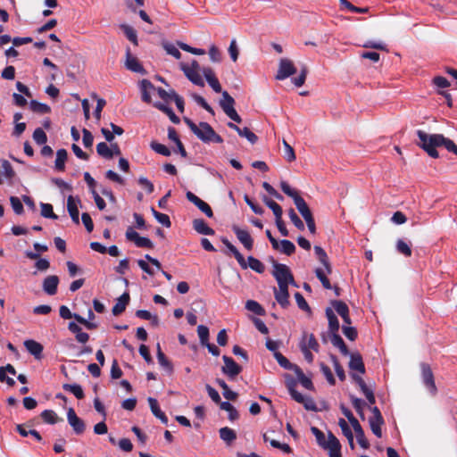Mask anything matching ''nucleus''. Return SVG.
<instances>
[{
	"instance_id": "f257e3e1",
	"label": "nucleus",
	"mask_w": 457,
	"mask_h": 457,
	"mask_svg": "<svg viewBox=\"0 0 457 457\" xmlns=\"http://www.w3.org/2000/svg\"><path fill=\"white\" fill-rule=\"evenodd\" d=\"M417 136L420 139L418 145L422 148L430 157L438 158L436 147L444 146L449 152L457 155V145L454 142L442 134H428L423 130H418Z\"/></svg>"
},
{
	"instance_id": "f03ea898",
	"label": "nucleus",
	"mask_w": 457,
	"mask_h": 457,
	"mask_svg": "<svg viewBox=\"0 0 457 457\" xmlns=\"http://www.w3.org/2000/svg\"><path fill=\"white\" fill-rule=\"evenodd\" d=\"M184 121L190 130L203 142H214L218 144L223 142L222 137L214 131L209 123L202 121L197 126L192 120L187 117H184Z\"/></svg>"
},
{
	"instance_id": "7ed1b4c3",
	"label": "nucleus",
	"mask_w": 457,
	"mask_h": 457,
	"mask_svg": "<svg viewBox=\"0 0 457 457\" xmlns=\"http://www.w3.org/2000/svg\"><path fill=\"white\" fill-rule=\"evenodd\" d=\"M221 242L229 250V252L233 253L242 269H246L249 266L253 270L258 273H262L264 271L265 268L261 261L253 256H249L247 258L248 263H246L242 253L226 237H221Z\"/></svg>"
},
{
	"instance_id": "20e7f679",
	"label": "nucleus",
	"mask_w": 457,
	"mask_h": 457,
	"mask_svg": "<svg viewBox=\"0 0 457 457\" xmlns=\"http://www.w3.org/2000/svg\"><path fill=\"white\" fill-rule=\"evenodd\" d=\"M281 190L294 200L295 205L304 220L313 217L305 200L299 195L298 191L293 189L287 181L280 182Z\"/></svg>"
},
{
	"instance_id": "39448f33",
	"label": "nucleus",
	"mask_w": 457,
	"mask_h": 457,
	"mask_svg": "<svg viewBox=\"0 0 457 457\" xmlns=\"http://www.w3.org/2000/svg\"><path fill=\"white\" fill-rule=\"evenodd\" d=\"M273 268L274 270L272 274L275 277L278 287H288L289 284L295 286L294 277L286 264L274 262Z\"/></svg>"
},
{
	"instance_id": "423d86ee",
	"label": "nucleus",
	"mask_w": 457,
	"mask_h": 457,
	"mask_svg": "<svg viewBox=\"0 0 457 457\" xmlns=\"http://www.w3.org/2000/svg\"><path fill=\"white\" fill-rule=\"evenodd\" d=\"M222 98L220 100V106L223 110V112L226 113V115L230 118L232 120L240 123L242 121L241 117L237 112L234 105H235V100L234 98L227 92L223 91Z\"/></svg>"
},
{
	"instance_id": "0eeeda50",
	"label": "nucleus",
	"mask_w": 457,
	"mask_h": 457,
	"mask_svg": "<svg viewBox=\"0 0 457 457\" xmlns=\"http://www.w3.org/2000/svg\"><path fill=\"white\" fill-rule=\"evenodd\" d=\"M420 368L422 380L425 386L431 393V395H435L437 392V388L435 383L434 374L432 372L430 366L423 362L420 364Z\"/></svg>"
},
{
	"instance_id": "6e6552de",
	"label": "nucleus",
	"mask_w": 457,
	"mask_h": 457,
	"mask_svg": "<svg viewBox=\"0 0 457 457\" xmlns=\"http://www.w3.org/2000/svg\"><path fill=\"white\" fill-rule=\"evenodd\" d=\"M296 72V68L295 67L292 61L283 58L279 62L278 70L276 75V79L283 80L291 75Z\"/></svg>"
},
{
	"instance_id": "1a4fd4ad",
	"label": "nucleus",
	"mask_w": 457,
	"mask_h": 457,
	"mask_svg": "<svg viewBox=\"0 0 457 457\" xmlns=\"http://www.w3.org/2000/svg\"><path fill=\"white\" fill-rule=\"evenodd\" d=\"M224 366L221 370L224 374L233 378L242 371V367L238 365L231 357L223 355Z\"/></svg>"
},
{
	"instance_id": "9d476101",
	"label": "nucleus",
	"mask_w": 457,
	"mask_h": 457,
	"mask_svg": "<svg viewBox=\"0 0 457 457\" xmlns=\"http://www.w3.org/2000/svg\"><path fill=\"white\" fill-rule=\"evenodd\" d=\"M232 230L239 242L244 245V247L248 251H251L253 247V239L252 238L250 233L245 229L240 228L237 225L232 227Z\"/></svg>"
},
{
	"instance_id": "9b49d317",
	"label": "nucleus",
	"mask_w": 457,
	"mask_h": 457,
	"mask_svg": "<svg viewBox=\"0 0 457 457\" xmlns=\"http://www.w3.org/2000/svg\"><path fill=\"white\" fill-rule=\"evenodd\" d=\"M67 420L76 434L80 435L85 431V422L77 416L73 408H69L67 411Z\"/></svg>"
},
{
	"instance_id": "f8f14e48",
	"label": "nucleus",
	"mask_w": 457,
	"mask_h": 457,
	"mask_svg": "<svg viewBox=\"0 0 457 457\" xmlns=\"http://www.w3.org/2000/svg\"><path fill=\"white\" fill-rule=\"evenodd\" d=\"M125 67L133 72L145 74V70L142 66V64L139 62L137 57L133 56L130 49L127 48L126 51V62H125Z\"/></svg>"
},
{
	"instance_id": "ddd939ff",
	"label": "nucleus",
	"mask_w": 457,
	"mask_h": 457,
	"mask_svg": "<svg viewBox=\"0 0 457 457\" xmlns=\"http://www.w3.org/2000/svg\"><path fill=\"white\" fill-rule=\"evenodd\" d=\"M180 68L183 71L185 76L195 85L199 87L204 86V81L201 77L199 71L189 69V65L181 62Z\"/></svg>"
},
{
	"instance_id": "4468645a",
	"label": "nucleus",
	"mask_w": 457,
	"mask_h": 457,
	"mask_svg": "<svg viewBox=\"0 0 457 457\" xmlns=\"http://www.w3.org/2000/svg\"><path fill=\"white\" fill-rule=\"evenodd\" d=\"M24 346L26 348V350L31 354L34 356V358L36 360H41L43 355H42V353H43V345L33 340V339H28L26 341H24Z\"/></svg>"
},
{
	"instance_id": "2eb2a0df",
	"label": "nucleus",
	"mask_w": 457,
	"mask_h": 457,
	"mask_svg": "<svg viewBox=\"0 0 457 457\" xmlns=\"http://www.w3.org/2000/svg\"><path fill=\"white\" fill-rule=\"evenodd\" d=\"M332 305L335 308L336 312L342 317L343 321L346 325H350L352 320L349 316V308L347 304L343 301L335 300L332 301Z\"/></svg>"
},
{
	"instance_id": "dca6fc26",
	"label": "nucleus",
	"mask_w": 457,
	"mask_h": 457,
	"mask_svg": "<svg viewBox=\"0 0 457 457\" xmlns=\"http://www.w3.org/2000/svg\"><path fill=\"white\" fill-rule=\"evenodd\" d=\"M59 278L56 275L47 276L43 281V290L49 295H54L57 292Z\"/></svg>"
},
{
	"instance_id": "f3484780",
	"label": "nucleus",
	"mask_w": 457,
	"mask_h": 457,
	"mask_svg": "<svg viewBox=\"0 0 457 457\" xmlns=\"http://www.w3.org/2000/svg\"><path fill=\"white\" fill-rule=\"evenodd\" d=\"M350 355L349 368L352 370H356L361 374L365 373V365L361 355L359 353H352Z\"/></svg>"
},
{
	"instance_id": "a211bd4d",
	"label": "nucleus",
	"mask_w": 457,
	"mask_h": 457,
	"mask_svg": "<svg viewBox=\"0 0 457 457\" xmlns=\"http://www.w3.org/2000/svg\"><path fill=\"white\" fill-rule=\"evenodd\" d=\"M351 425L356 434V438L358 444L364 449H368L370 447V443L365 437L364 431L359 423L358 420H355V421L351 422Z\"/></svg>"
},
{
	"instance_id": "6ab92c4d",
	"label": "nucleus",
	"mask_w": 457,
	"mask_h": 457,
	"mask_svg": "<svg viewBox=\"0 0 457 457\" xmlns=\"http://www.w3.org/2000/svg\"><path fill=\"white\" fill-rule=\"evenodd\" d=\"M327 446L326 450H329V457H341L340 442L331 432H328V445Z\"/></svg>"
},
{
	"instance_id": "aec40b11",
	"label": "nucleus",
	"mask_w": 457,
	"mask_h": 457,
	"mask_svg": "<svg viewBox=\"0 0 457 457\" xmlns=\"http://www.w3.org/2000/svg\"><path fill=\"white\" fill-rule=\"evenodd\" d=\"M129 300H130L129 294L128 292H124L118 298L117 303L112 307V314L114 316H118V315L121 314L125 311L126 306L129 304Z\"/></svg>"
},
{
	"instance_id": "412c9836",
	"label": "nucleus",
	"mask_w": 457,
	"mask_h": 457,
	"mask_svg": "<svg viewBox=\"0 0 457 457\" xmlns=\"http://www.w3.org/2000/svg\"><path fill=\"white\" fill-rule=\"evenodd\" d=\"M274 296L282 308H287L289 305L288 287H278V289L274 288Z\"/></svg>"
},
{
	"instance_id": "4be33fe9",
	"label": "nucleus",
	"mask_w": 457,
	"mask_h": 457,
	"mask_svg": "<svg viewBox=\"0 0 457 457\" xmlns=\"http://www.w3.org/2000/svg\"><path fill=\"white\" fill-rule=\"evenodd\" d=\"M286 386L294 400H302L301 394L296 390L297 381L290 375L285 374Z\"/></svg>"
},
{
	"instance_id": "5701e85b",
	"label": "nucleus",
	"mask_w": 457,
	"mask_h": 457,
	"mask_svg": "<svg viewBox=\"0 0 457 457\" xmlns=\"http://www.w3.org/2000/svg\"><path fill=\"white\" fill-rule=\"evenodd\" d=\"M147 401H148V403H149V406H150V409H151V411L153 412V414L157 419H159L163 424H167L168 418L165 415V413L163 411H162V410L160 409L157 400L155 398L149 397L147 399Z\"/></svg>"
},
{
	"instance_id": "b1692460",
	"label": "nucleus",
	"mask_w": 457,
	"mask_h": 457,
	"mask_svg": "<svg viewBox=\"0 0 457 457\" xmlns=\"http://www.w3.org/2000/svg\"><path fill=\"white\" fill-rule=\"evenodd\" d=\"M193 228L197 233L201 235L212 236L215 233L214 230L212 228H210L203 219L194 220Z\"/></svg>"
},
{
	"instance_id": "393cba45",
	"label": "nucleus",
	"mask_w": 457,
	"mask_h": 457,
	"mask_svg": "<svg viewBox=\"0 0 457 457\" xmlns=\"http://www.w3.org/2000/svg\"><path fill=\"white\" fill-rule=\"evenodd\" d=\"M314 252H315V254L317 255L319 261L320 262V263L326 269L327 272L328 274H330L332 272V267H331V264L329 262L328 254L326 253L324 249L322 247L319 246V245H315L314 246Z\"/></svg>"
},
{
	"instance_id": "a878e982",
	"label": "nucleus",
	"mask_w": 457,
	"mask_h": 457,
	"mask_svg": "<svg viewBox=\"0 0 457 457\" xmlns=\"http://www.w3.org/2000/svg\"><path fill=\"white\" fill-rule=\"evenodd\" d=\"M67 210L72 220V221L76 224H79V212L77 206V204L72 195H69L67 199Z\"/></svg>"
},
{
	"instance_id": "bb28decb",
	"label": "nucleus",
	"mask_w": 457,
	"mask_h": 457,
	"mask_svg": "<svg viewBox=\"0 0 457 457\" xmlns=\"http://www.w3.org/2000/svg\"><path fill=\"white\" fill-rule=\"evenodd\" d=\"M157 360H158L159 364L163 369H165L169 374H172L173 373V365L168 360V358L163 353V352L162 351L160 344H157Z\"/></svg>"
},
{
	"instance_id": "cd10ccee",
	"label": "nucleus",
	"mask_w": 457,
	"mask_h": 457,
	"mask_svg": "<svg viewBox=\"0 0 457 457\" xmlns=\"http://www.w3.org/2000/svg\"><path fill=\"white\" fill-rule=\"evenodd\" d=\"M326 316L328 320V329L331 334L338 333L339 330V321L330 308L326 309Z\"/></svg>"
},
{
	"instance_id": "c85d7f7f",
	"label": "nucleus",
	"mask_w": 457,
	"mask_h": 457,
	"mask_svg": "<svg viewBox=\"0 0 457 457\" xmlns=\"http://www.w3.org/2000/svg\"><path fill=\"white\" fill-rule=\"evenodd\" d=\"M140 88L142 92V100L145 103L150 104L152 102V98L148 91L151 89L155 90L154 86L152 84L151 81L147 79H143L140 82Z\"/></svg>"
},
{
	"instance_id": "c756f323",
	"label": "nucleus",
	"mask_w": 457,
	"mask_h": 457,
	"mask_svg": "<svg viewBox=\"0 0 457 457\" xmlns=\"http://www.w3.org/2000/svg\"><path fill=\"white\" fill-rule=\"evenodd\" d=\"M220 437L227 444L231 445L237 439V433L230 428L224 427L219 431Z\"/></svg>"
},
{
	"instance_id": "7c9ffc66",
	"label": "nucleus",
	"mask_w": 457,
	"mask_h": 457,
	"mask_svg": "<svg viewBox=\"0 0 457 457\" xmlns=\"http://www.w3.org/2000/svg\"><path fill=\"white\" fill-rule=\"evenodd\" d=\"M301 346H305L307 349L313 350L315 352L319 351V344L313 334H304L300 344V347Z\"/></svg>"
},
{
	"instance_id": "2f4dec72",
	"label": "nucleus",
	"mask_w": 457,
	"mask_h": 457,
	"mask_svg": "<svg viewBox=\"0 0 457 457\" xmlns=\"http://www.w3.org/2000/svg\"><path fill=\"white\" fill-rule=\"evenodd\" d=\"M294 372L295 373L298 381L304 388L312 391L314 390V386L312 379L304 375L300 367L295 368V370Z\"/></svg>"
},
{
	"instance_id": "473e14b6",
	"label": "nucleus",
	"mask_w": 457,
	"mask_h": 457,
	"mask_svg": "<svg viewBox=\"0 0 457 457\" xmlns=\"http://www.w3.org/2000/svg\"><path fill=\"white\" fill-rule=\"evenodd\" d=\"M154 106L155 108H157L158 110L162 111V112H164L165 114H167L170 118V120L175 123V124H178L179 123L180 120L179 118L174 113L173 110L165 105L164 104L161 103V102H156L154 104Z\"/></svg>"
},
{
	"instance_id": "72a5a7b5",
	"label": "nucleus",
	"mask_w": 457,
	"mask_h": 457,
	"mask_svg": "<svg viewBox=\"0 0 457 457\" xmlns=\"http://www.w3.org/2000/svg\"><path fill=\"white\" fill-rule=\"evenodd\" d=\"M331 343L334 346L337 347L343 355H348L349 350L345 345L343 338L338 335V333L331 334Z\"/></svg>"
},
{
	"instance_id": "f704fd0d",
	"label": "nucleus",
	"mask_w": 457,
	"mask_h": 457,
	"mask_svg": "<svg viewBox=\"0 0 457 457\" xmlns=\"http://www.w3.org/2000/svg\"><path fill=\"white\" fill-rule=\"evenodd\" d=\"M67 151L63 148L57 150L55 159V169L63 171L65 169V162L67 160Z\"/></svg>"
},
{
	"instance_id": "c9c22d12",
	"label": "nucleus",
	"mask_w": 457,
	"mask_h": 457,
	"mask_svg": "<svg viewBox=\"0 0 457 457\" xmlns=\"http://www.w3.org/2000/svg\"><path fill=\"white\" fill-rule=\"evenodd\" d=\"M274 357L277 360L278 363L284 369L288 370H295V368H298L296 364L291 363L281 353L275 352Z\"/></svg>"
},
{
	"instance_id": "e433bc0d",
	"label": "nucleus",
	"mask_w": 457,
	"mask_h": 457,
	"mask_svg": "<svg viewBox=\"0 0 457 457\" xmlns=\"http://www.w3.org/2000/svg\"><path fill=\"white\" fill-rule=\"evenodd\" d=\"M62 388L63 390L73 394L77 399L80 400L85 396L83 389L79 384H63Z\"/></svg>"
},
{
	"instance_id": "4c0bfd02",
	"label": "nucleus",
	"mask_w": 457,
	"mask_h": 457,
	"mask_svg": "<svg viewBox=\"0 0 457 457\" xmlns=\"http://www.w3.org/2000/svg\"><path fill=\"white\" fill-rule=\"evenodd\" d=\"M29 107L32 112L41 114H46L51 112V108L49 105L39 103L37 100H31L29 103Z\"/></svg>"
},
{
	"instance_id": "58836bf2",
	"label": "nucleus",
	"mask_w": 457,
	"mask_h": 457,
	"mask_svg": "<svg viewBox=\"0 0 457 457\" xmlns=\"http://www.w3.org/2000/svg\"><path fill=\"white\" fill-rule=\"evenodd\" d=\"M96 152L100 156L105 159H112L113 157L112 150L105 142H101L96 145Z\"/></svg>"
},
{
	"instance_id": "ea45409f",
	"label": "nucleus",
	"mask_w": 457,
	"mask_h": 457,
	"mask_svg": "<svg viewBox=\"0 0 457 457\" xmlns=\"http://www.w3.org/2000/svg\"><path fill=\"white\" fill-rule=\"evenodd\" d=\"M220 408L221 410L228 412V419L230 420H236L238 419V417H239L238 411L235 409V407L229 402H221L220 403Z\"/></svg>"
},
{
	"instance_id": "a19ab883",
	"label": "nucleus",
	"mask_w": 457,
	"mask_h": 457,
	"mask_svg": "<svg viewBox=\"0 0 457 457\" xmlns=\"http://www.w3.org/2000/svg\"><path fill=\"white\" fill-rule=\"evenodd\" d=\"M279 243V251L288 256L292 255L295 252V245L294 243L287 239H283Z\"/></svg>"
},
{
	"instance_id": "79ce46f5",
	"label": "nucleus",
	"mask_w": 457,
	"mask_h": 457,
	"mask_svg": "<svg viewBox=\"0 0 457 457\" xmlns=\"http://www.w3.org/2000/svg\"><path fill=\"white\" fill-rule=\"evenodd\" d=\"M245 308L248 311H250L257 315H260V316H262L265 314V310L262 308V306L259 303H257L254 300L246 301Z\"/></svg>"
},
{
	"instance_id": "37998d69",
	"label": "nucleus",
	"mask_w": 457,
	"mask_h": 457,
	"mask_svg": "<svg viewBox=\"0 0 457 457\" xmlns=\"http://www.w3.org/2000/svg\"><path fill=\"white\" fill-rule=\"evenodd\" d=\"M315 274H316V277L320 279V281L321 282L322 286L324 288L326 289H331L332 288V286L330 284V281L329 279L327 278V274H328L326 270V269L324 268V270L320 269V268H317L315 270Z\"/></svg>"
},
{
	"instance_id": "c03bdc74",
	"label": "nucleus",
	"mask_w": 457,
	"mask_h": 457,
	"mask_svg": "<svg viewBox=\"0 0 457 457\" xmlns=\"http://www.w3.org/2000/svg\"><path fill=\"white\" fill-rule=\"evenodd\" d=\"M370 429L373 432V434L378 436H382V431H381V426L384 424V419H381L380 420L378 419L370 418Z\"/></svg>"
},
{
	"instance_id": "a18cd8bd",
	"label": "nucleus",
	"mask_w": 457,
	"mask_h": 457,
	"mask_svg": "<svg viewBox=\"0 0 457 457\" xmlns=\"http://www.w3.org/2000/svg\"><path fill=\"white\" fill-rule=\"evenodd\" d=\"M311 431L315 436L318 445L323 449H327L326 445H328V440H325L324 433L316 427H312Z\"/></svg>"
},
{
	"instance_id": "49530a36",
	"label": "nucleus",
	"mask_w": 457,
	"mask_h": 457,
	"mask_svg": "<svg viewBox=\"0 0 457 457\" xmlns=\"http://www.w3.org/2000/svg\"><path fill=\"white\" fill-rule=\"evenodd\" d=\"M120 29L123 30L124 34L126 35L127 38L132 42L134 45H137V36L136 30L127 24L120 25Z\"/></svg>"
},
{
	"instance_id": "de8ad7c7",
	"label": "nucleus",
	"mask_w": 457,
	"mask_h": 457,
	"mask_svg": "<svg viewBox=\"0 0 457 457\" xmlns=\"http://www.w3.org/2000/svg\"><path fill=\"white\" fill-rule=\"evenodd\" d=\"M151 212L154 217L166 228H170L171 226V222L170 217L167 214L157 212L154 207L151 208Z\"/></svg>"
},
{
	"instance_id": "09e8293b",
	"label": "nucleus",
	"mask_w": 457,
	"mask_h": 457,
	"mask_svg": "<svg viewBox=\"0 0 457 457\" xmlns=\"http://www.w3.org/2000/svg\"><path fill=\"white\" fill-rule=\"evenodd\" d=\"M41 417L48 424H55L60 420L57 414L52 410H45L42 411Z\"/></svg>"
},
{
	"instance_id": "8fccbe9b",
	"label": "nucleus",
	"mask_w": 457,
	"mask_h": 457,
	"mask_svg": "<svg viewBox=\"0 0 457 457\" xmlns=\"http://www.w3.org/2000/svg\"><path fill=\"white\" fill-rule=\"evenodd\" d=\"M150 146L154 152L163 156H170L171 154L170 150L166 145L156 141L151 142Z\"/></svg>"
},
{
	"instance_id": "3c124183",
	"label": "nucleus",
	"mask_w": 457,
	"mask_h": 457,
	"mask_svg": "<svg viewBox=\"0 0 457 457\" xmlns=\"http://www.w3.org/2000/svg\"><path fill=\"white\" fill-rule=\"evenodd\" d=\"M301 399L302 400H295V401L299 403H302L303 405V407L305 408V410H307V411H317L316 403L312 397L304 396L301 394Z\"/></svg>"
},
{
	"instance_id": "603ef678",
	"label": "nucleus",
	"mask_w": 457,
	"mask_h": 457,
	"mask_svg": "<svg viewBox=\"0 0 457 457\" xmlns=\"http://www.w3.org/2000/svg\"><path fill=\"white\" fill-rule=\"evenodd\" d=\"M40 206H41V215L44 218H48V219H53V220L58 219V216L53 211L52 204L41 203Z\"/></svg>"
},
{
	"instance_id": "864d4df0",
	"label": "nucleus",
	"mask_w": 457,
	"mask_h": 457,
	"mask_svg": "<svg viewBox=\"0 0 457 457\" xmlns=\"http://www.w3.org/2000/svg\"><path fill=\"white\" fill-rule=\"evenodd\" d=\"M197 334L199 337L200 344L202 345H207V343L209 342L210 336L209 328L204 325H199L197 327Z\"/></svg>"
},
{
	"instance_id": "5fc2aeb1",
	"label": "nucleus",
	"mask_w": 457,
	"mask_h": 457,
	"mask_svg": "<svg viewBox=\"0 0 457 457\" xmlns=\"http://www.w3.org/2000/svg\"><path fill=\"white\" fill-rule=\"evenodd\" d=\"M237 133L240 137H245L253 145L255 144L258 140V137L248 128H240Z\"/></svg>"
},
{
	"instance_id": "6e6d98bb",
	"label": "nucleus",
	"mask_w": 457,
	"mask_h": 457,
	"mask_svg": "<svg viewBox=\"0 0 457 457\" xmlns=\"http://www.w3.org/2000/svg\"><path fill=\"white\" fill-rule=\"evenodd\" d=\"M351 400H352V403H353L355 411H357V413L360 415V417L361 419H364V412H363V408L365 406L364 401L358 397H355L353 395L351 396Z\"/></svg>"
},
{
	"instance_id": "4d7b16f0",
	"label": "nucleus",
	"mask_w": 457,
	"mask_h": 457,
	"mask_svg": "<svg viewBox=\"0 0 457 457\" xmlns=\"http://www.w3.org/2000/svg\"><path fill=\"white\" fill-rule=\"evenodd\" d=\"M396 250L398 253L403 254L404 256L411 255V249L409 245L404 242L403 239H398L396 242Z\"/></svg>"
},
{
	"instance_id": "13d9d810",
	"label": "nucleus",
	"mask_w": 457,
	"mask_h": 457,
	"mask_svg": "<svg viewBox=\"0 0 457 457\" xmlns=\"http://www.w3.org/2000/svg\"><path fill=\"white\" fill-rule=\"evenodd\" d=\"M33 139L37 145H43L47 141V136L41 128H37L33 132Z\"/></svg>"
},
{
	"instance_id": "bf43d9fd",
	"label": "nucleus",
	"mask_w": 457,
	"mask_h": 457,
	"mask_svg": "<svg viewBox=\"0 0 457 457\" xmlns=\"http://www.w3.org/2000/svg\"><path fill=\"white\" fill-rule=\"evenodd\" d=\"M320 370L323 375L326 377L327 381L329 385L334 386L336 384V379L332 374L330 368L325 363H320Z\"/></svg>"
},
{
	"instance_id": "052dcab7",
	"label": "nucleus",
	"mask_w": 457,
	"mask_h": 457,
	"mask_svg": "<svg viewBox=\"0 0 457 457\" xmlns=\"http://www.w3.org/2000/svg\"><path fill=\"white\" fill-rule=\"evenodd\" d=\"M331 360H332V362H333V365L335 368V371H336L338 378L341 381H344L345 379V370H344L343 367L341 366V364L339 363L337 356L331 355Z\"/></svg>"
},
{
	"instance_id": "680f3d73",
	"label": "nucleus",
	"mask_w": 457,
	"mask_h": 457,
	"mask_svg": "<svg viewBox=\"0 0 457 457\" xmlns=\"http://www.w3.org/2000/svg\"><path fill=\"white\" fill-rule=\"evenodd\" d=\"M288 215H289V218L291 220V221L293 222V224L299 229V230H303L304 229V224L303 222L302 221V220L298 217V215L296 214V212H295L294 209H290L288 211Z\"/></svg>"
},
{
	"instance_id": "e2e57ef3",
	"label": "nucleus",
	"mask_w": 457,
	"mask_h": 457,
	"mask_svg": "<svg viewBox=\"0 0 457 457\" xmlns=\"http://www.w3.org/2000/svg\"><path fill=\"white\" fill-rule=\"evenodd\" d=\"M162 46L168 54L172 55L178 60L181 58V53L174 45L170 43H163Z\"/></svg>"
},
{
	"instance_id": "0e129e2a",
	"label": "nucleus",
	"mask_w": 457,
	"mask_h": 457,
	"mask_svg": "<svg viewBox=\"0 0 457 457\" xmlns=\"http://www.w3.org/2000/svg\"><path fill=\"white\" fill-rule=\"evenodd\" d=\"M179 46L186 51V52H188V53H191L193 54H196V55H202V54H205V50L204 49H202V48H195V47H192L190 46L189 45L187 44H185V43H182V42H179L178 43Z\"/></svg>"
},
{
	"instance_id": "69168bd1",
	"label": "nucleus",
	"mask_w": 457,
	"mask_h": 457,
	"mask_svg": "<svg viewBox=\"0 0 457 457\" xmlns=\"http://www.w3.org/2000/svg\"><path fill=\"white\" fill-rule=\"evenodd\" d=\"M295 298L298 307L301 310L311 312V308L301 293L296 292L295 294Z\"/></svg>"
},
{
	"instance_id": "338daca9",
	"label": "nucleus",
	"mask_w": 457,
	"mask_h": 457,
	"mask_svg": "<svg viewBox=\"0 0 457 457\" xmlns=\"http://www.w3.org/2000/svg\"><path fill=\"white\" fill-rule=\"evenodd\" d=\"M343 334L351 341H354L357 338L358 333L355 328L344 325L342 327Z\"/></svg>"
},
{
	"instance_id": "774afa93",
	"label": "nucleus",
	"mask_w": 457,
	"mask_h": 457,
	"mask_svg": "<svg viewBox=\"0 0 457 457\" xmlns=\"http://www.w3.org/2000/svg\"><path fill=\"white\" fill-rule=\"evenodd\" d=\"M10 203L12 205V208L13 209V212L16 214H21L24 211L22 203L17 196H11L10 197Z\"/></svg>"
}]
</instances>
